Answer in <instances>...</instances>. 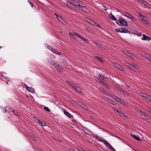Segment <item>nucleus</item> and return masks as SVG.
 Returning a JSON list of instances; mask_svg holds the SVG:
<instances>
[{"label":"nucleus","instance_id":"nucleus-1","mask_svg":"<svg viewBox=\"0 0 151 151\" xmlns=\"http://www.w3.org/2000/svg\"><path fill=\"white\" fill-rule=\"evenodd\" d=\"M95 137L97 140H99L100 142H103L104 144L108 146L110 148V149L112 150L113 151H116L114 148L109 143H108L105 139H103L102 137H99L96 136H95Z\"/></svg>","mask_w":151,"mask_h":151},{"label":"nucleus","instance_id":"nucleus-2","mask_svg":"<svg viewBox=\"0 0 151 151\" xmlns=\"http://www.w3.org/2000/svg\"><path fill=\"white\" fill-rule=\"evenodd\" d=\"M116 22L120 26H124L127 27L128 25L127 21L122 17L119 18L118 20Z\"/></svg>","mask_w":151,"mask_h":151},{"label":"nucleus","instance_id":"nucleus-3","mask_svg":"<svg viewBox=\"0 0 151 151\" xmlns=\"http://www.w3.org/2000/svg\"><path fill=\"white\" fill-rule=\"evenodd\" d=\"M113 99L115 101L119 102L122 105H124L125 104V101L124 100L115 95H113L111 96Z\"/></svg>","mask_w":151,"mask_h":151},{"label":"nucleus","instance_id":"nucleus-4","mask_svg":"<svg viewBox=\"0 0 151 151\" xmlns=\"http://www.w3.org/2000/svg\"><path fill=\"white\" fill-rule=\"evenodd\" d=\"M85 19L86 21L93 26H96L97 27H100V25L99 24H98L97 23L93 21L91 19L88 18H86Z\"/></svg>","mask_w":151,"mask_h":151},{"label":"nucleus","instance_id":"nucleus-5","mask_svg":"<svg viewBox=\"0 0 151 151\" xmlns=\"http://www.w3.org/2000/svg\"><path fill=\"white\" fill-rule=\"evenodd\" d=\"M123 15L127 17L130 19L134 22H135L136 20V18L132 16L131 14L126 12L123 13Z\"/></svg>","mask_w":151,"mask_h":151},{"label":"nucleus","instance_id":"nucleus-6","mask_svg":"<svg viewBox=\"0 0 151 151\" xmlns=\"http://www.w3.org/2000/svg\"><path fill=\"white\" fill-rule=\"evenodd\" d=\"M140 114L142 115L145 116L146 117V119L147 120H149L150 119V116L146 113L142 112L141 111L140 109H137L136 110Z\"/></svg>","mask_w":151,"mask_h":151},{"label":"nucleus","instance_id":"nucleus-7","mask_svg":"<svg viewBox=\"0 0 151 151\" xmlns=\"http://www.w3.org/2000/svg\"><path fill=\"white\" fill-rule=\"evenodd\" d=\"M62 110L63 111L64 114L72 120L74 119L73 116L68 112L66 111L65 109H62Z\"/></svg>","mask_w":151,"mask_h":151},{"label":"nucleus","instance_id":"nucleus-8","mask_svg":"<svg viewBox=\"0 0 151 151\" xmlns=\"http://www.w3.org/2000/svg\"><path fill=\"white\" fill-rule=\"evenodd\" d=\"M47 47L49 49V50H51L53 53L57 54L59 55H61V53L60 52H58L56 50L53 49L52 47H51L50 46L48 45Z\"/></svg>","mask_w":151,"mask_h":151},{"label":"nucleus","instance_id":"nucleus-9","mask_svg":"<svg viewBox=\"0 0 151 151\" xmlns=\"http://www.w3.org/2000/svg\"><path fill=\"white\" fill-rule=\"evenodd\" d=\"M72 1L73 3H72V4L74 5V6H77L79 8H81H81L83 9V6H82L80 5L78 1L74 0H73ZM82 10L84 11V10L83 9H82Z\"/></svg>","mask_w":151,"mask_h":151},{"label":"nucleus","instance_id":"nucleus-10","mask_svg":"<svg viewBox=\"0 0 151 151\" xmlns=\"http://www.w3.org/2000/svg\"><path fill=\"white\" fill-rule=\"evenodd\" d=\"M74 34L77 37H78L79 38L83 40V41L88 42V40L87 39L84 37H83L79 35L76 32H74Z\"/></svg>","mask_w":151,"mask_h":151},{"label":"nucleus","instance_id":"nucleus-11","mask_svg":"<svg viewBox=\"0 0 151 151\" xmlns=\"http://www.w3.org/2000/svg\"><path fill=\"white\" fill-rule=\"evenodd\" d=\"M105 99L107 101L111 103L112 105H116V102L115 101H114L113 100L107 98V97H105Z\"/></svg>","mask_w":151,"mask_h":151},{"label":"nucleus","instance_id":"nucleus-12","mask_svg":"<svg viewBox=\"0 0 151 151\" xmlns=\"http://www.w3.org/2000/svg\"><path fill=\"white\" fill-rule=\"evenodd\" d=\"M54 15H56L59 21L61 23H63V19L62 17L56 14H54Z\"/></svg>","mask_w":151,"mask_h":151},{"label":"nucleus","instance_id":"nucleus-13","mask_svg":"<svg viewBox=\"0 0 151 151\" xmlns=\"http://www.w3.org/2000/svg\"><path fill=\"white\" fill-rule=\"evenodd\" d=\"M120 30H121V33H129V32L128 30L127 29L124 27L120 28Z\"/></svg>","mask_w":151,"mask_h":151},{"label":"nucleus","instance_id":"nucleus-14","mask_svg":"<svg viewBox=\"0 0 151 151\" xmlns=\"http://www.w3.org/2000/svg\"><path fill=\"white\" fill-rule=\"evenodd\" d=\"M143 37L142 38V39L144 40H150V37L149 36H147L145 34L143 35Z\"/></svg>","mask_w":151,"mask_h":151},{"label":"nucleus","instance_id":"nucleus-15","mask_svg":"<svg viewBox=\"0 0 151 151\" xmlns=\"http://www.w3.org/2000/svg\"><path fill=\"white\" fill-rule=\"evenodd\" d=\"M37 120L39 124H40L42 126H45L46 125V123L44 122L41 121V120L37 119Z\"/></svg>","mask_w":151,"mask_h":151},{"label":"nucleus","instance_id":"nucleus-16","mask_svg":"<svg viewBox=\"0 0 151 151\" xmlns=\"http://www.w3.org/2000/svg\"><path fill=\"white\" fill-rule=\"evenodd\" d=\"M132 137L134 138L135 139L137 140L141 141L142 139H140V138L138 136H137L135 135L132 134Z\"/></svg>","mask_w":151,"mask_h":151},{"label":"nucleus","instance_id":"nucleus-17","mask_svg":"<svg viewBox=\"0 0 151 151\" xmlns=\"http://www.w3.org/2000/svg\"><path fill=\"white\" fill-rule=\"evenodd\" d=\"M74 88H73L76 90V91L79 93H81V89L80 88L76 86V85L74 86Z\"/></svg>","mask_w":151,"mask_h":151},{"label":"nucleus","instance_id":"nucleus-18","mask_svg":"<svg viewBox=\"0 0 151 151\" xmlns=\"http://www.w3.org/2000/svg\"><path fill=\"white\" fill-rule=\"evenodd\" d=\"M115 88L117 91H119L121 92H122L123 90L122 88L119 87L118 86H115Z\"/></svg>","mask_w":151,"mask_h":151},{"label":"nucleus","instance_id":"nucleus-19","mask_svg":"<svg viewBox=\"0 0 151 151\" xmlns=\"http://www.w3.org/2000/svg\"><path fill=\"white\" fill-rule=\"evenodd\" d=\"M145 17H143L140 19L143 22L144 24H148V21L146 19H144Z\"/></svg>","mask_w":151,"mask_h":151},{"label":"nucleus","instance_id":"nucleus-20","mask_svg":"<svg viewBox=\"0 0 151 151\" xmlns=\"http://www.w3.org/2000/svg\"><path fill=\"white\" fill-rule=\"evenodd\" d=\"M93 43L99 48H101L102 46V44L99 42L94 41L93 42Z\"/></svg>","mask_w":151,"mask_h":151},{"label":"nucleus","instance_id":"nucleus-21","mask_svg":"<svg viewBox=\"0 0 151 151\" xmlns=\"http://www.w3.org/2000/svg\"><path fill=\"white\" fill-rule=\"evenodd\" d=\"M66 82L73 88H74V86H75L76 85L68 81H67Z\"/></svg>","mask_w":151,"mask_h":151},{"label":"nucleus","instance_id":"nucleus-22","mask_svg":"<svg viewBox=\"0 0 151 151\" xmlns=\"http://www.w3.org/2000/svg\"><path fill=\"white\" fill-rule=\"evenodd\" d=\"M110 19L114 21H116V17L111 14L110 15Z\"/></svg>","mask_w":151,"mask_h":151},{"label":"nucleus","instance_id":"nucleus-23","mask_svg":"<svg viewBox=\"0 0 151 151\" xmlns=\"http://www.w3.org/2000/svg\"><path fill=\"white\" fill-rule=\"evenodd\" d=\"M135 72H138L139 70L136 67H134V66H132L131 68Z\"/></svg>","mask_w":151,"mask_h":151},{"label":"nucleus","instance_id":"nucleus-24","mask_svg":"<svg viewBox=\"0 0 151 151\" xmlns=\"http://www.w3.org/2000/svg\"><path fill=\"white\" fill-rule=\"evenodd\" d=\"M137 14L138 15L140 16V18H142L143 17L146 18V17L144 16L141 13L139 12H137Z\"/></svg>","mask_w":151,"mask_h":151},{"label":"nucleus","instance_id":"nucleus-25","mask_svg":"<svg viewBox=\"0 0 151 151\" xmlns=\"http://www.w3.org/2000/svg\"><path fill=\"white\" fill-rule=\"evenodd\" d=\"M122 93L125 96H129V94L127 91L124 90V89L122 92Z\"/></svg>","mask_w":151,"mask_h":151},{"label":"nucleus","instance_id":"nucleus-26","mask_svg":"<svg viewBox=\"0 0 151 151\" xmlns=\"http://www.w3.org/2000/svg\"><path fill=\"white\" fill-rule=\"evenodd\" d=\"M94 57L96 58L97 60H99L101 62H102V58L101 57H99L97 56H95Z\"/></svg>","mask_w":151,"mask_h":151},{"label":"nucleus","instance_id":"nucleus-27","mask_svg":"<svg viewBox=\"0 0 151 151\" xmlns=\"http://www.w3.org/2000/svg\"><path fill=\"white\" fill-rule=\"evenodd\" d=\"M144 57L149 60H150V58H151V56L147 54H145Z\"/></svg>","mask_w":151,"mask_h":151},{"label":"nucleus","instance_id":"nucleus-28","mask_svg":"<svg viewBox=\"0 0 151 151\" xmlns=\"http://www.w3.org/2000/svg\"><path fill=\"white\" fill-rule=\"evenodd\" d=\"M80 105L83 109H87V107L84 104H83L82 103L80 104Z\"/></svg>","mask_w":151,"mask_h":151},{"label":"nucleus","instance_id":"nucleus-29","mask_svg":"<svg viewBox=\"0 0 151 151\" xmlns=\"http://www.w3.org/2000/svg\"><path fill=\"white\" fill-rule=\"evenodd\" d=\"M99 78H101V79L104 80L105 79V78L104 76L101 74H99Z\"/></svg>","mask_w":151,"mask_h":151},{"label":"nucleus","instance_id":"nucleus-30","mask_svg":"<svg viewBox=\"0 0 151 151\" xmlns=\"http://www.w3.org/2000/svg\"><path fill=\"white\" fill-rule=\"evenodd\" d=\"M138 1H139L142 3L144 5H145V3H146L147 1L144 0H137Z\"/></svg>","mask_w":151,"mask_h":151},{"label":"nucleus","instance_id":"nucleus-31","mask_svg":"<svg viewBox=\"0 0 151 151\" xmlns=\"http://www.w3.org/2000/svg\"><path fill=\"white\" fill-rule=\"evenodd\" d=\"M49 61L52 65H53L55 64V61L52 59L50 58L49 59Z\"/></svg>","mask_w":151,"mask_h":151},{"label":"nucleus","instance_id":"nucleus-32","mask_svg":"<svg viewBox=\"0 0 151 151\" xmlns=\"http://www.w3.org/2000/svg\"><path fill=\"white\" fill-rule=\"evenodd\" d=\"M113 64L116 67L118 68H119V67L120 66V65L119 64L116 63H113Z\"/></svg>","mask_w":151,"mask_h":151},{"label":"nucleus","instance_id":"nucleus-33","mask_svg":"<svg viewBox=\"0 0 151 151\" xmlns=\"http://www.w3.org/2000/svg\"><path fill=\"white\" fill-rule=\"evenodd\" d=\"M11 111L13 112L14 113V114L16 115V116H18L19 114L17 112H15L14 110L13 109H12V110Z\"/></svg>","mask_w":151,"mask_h":151},{"label":"nucleus","instance_id":"nucleus-34","mask_svg":"<svg viewBox=\"0 0 151 151\" xmlns=\"http://www.w3.org/2000/svg\"><path fill=\"white\" fill-rule=\"evenodd\" d=\"M44 109L48 112L50 111V110L49 109V108L45 106L44 108Z\"/></svg>","mask_w":151,"mask_h":151},{"label":"nucleus","instance_id":"nucleus-35","mask_svg":"<svg viewBox=\"0 0 151 151\" xmlns=\"http://www.w3.org/2000/svg\"><path fill=\"white\" fill-rule=\"evenodd\" d=\"M123 52L125 54H126L128 56H129V55H130L131 53H130L128 52L125 51H124Z\"/></svg>","mask_w":151,"mask_h":151},{"label":"nucleus","instance_id":"nucleus-36","mask_svg":"<svg viewBox=\"0 0 151 151\" xmlns=\"http://www.w3.org/2000/svg\"><path fill=\"white\" fill-rule=\"evenodd\" d=\"M28 3L30 4L31 7H33L34 6V4L30 0H28Z\"/></svg>","mask_w":151,"mask_h":151},{"label":"nucleus","instance_id":"nucleus-37","mask_svg":"<svg viewBox=\"0 0 151 151\" xmlns=\"http://www.w3.org/2000/svg\"><path fill=\"white\" fill-rule=\"evenodd\" d=\"M119 114L121 116H124L126 118H127V116L124 115V113L122 112H119Z\"/></svg>","mask_w":151,"mask_h":151},{"label":"nucleus","instance_id":"nucleus-38","mask_svg":"<svg viewBox=\"0 0 151 151\" xmlns=\"http://www.w3.org/2000/svg\"><path fill=\"white\" fill-rule=\"evenodd\" d=\"M99 89L101 91L104 93H106V94H107V93H106V91L104 89L102 88H100Z\"/></svg>","mask_w":151,"mask_h":151},{"label":"nucleus","instance_id":"nucleus-39","mask_svg":"<svg viewBox=\"0 0 151 151\" xmlns=\"http://www.w3.org/2000/svg\"><path fill=\"white\" fill-rule=\"evenodd\" d=\"M144 5L146 6L148 8H150V4L148 3H147V2H146V3H145Z\"/></svg>","mask_w":151,"mask_h":151},{"label":"nucleus","instance_id":"nucleus-40","mask_svg":"<svg viewBox=\"0 0 151 151\" xmlns=\"http://www.w3.org/2000/svg\"><path fill=\"white\" fill-rule=\"evenodd\" d=\"M118 69H119L121 70L122 71H125V70L123 67H122L121 65H120Z\"/></svg>","mask_w":151,"mask_h":151},{"label":"nucleus","instance_id":"nucleus-41","mask_svg":"<svg viewBox=\"0 0 151 151\" xmlns=\"http://www.w3.org/2000/svg\"><path fill=\"white\" fill-rule=\"evenodd\" d=\"M118 69H119L121 70L122 71H125V70L123 67H122L121 65H120Z\"/></svg>","mask_w":151,"mask_h":151},{"label":"nucleus","instance_id":"nucleus-42","mask_svg":"<svg viewBox=\"0 0 151 151\" xmlns=\"http://www.w3.org/2000/svg\"><path fill=\"white\" fill-rule=\"evenodd\" d=\"M69 34L71 37L74 39H75V37L73 34L71 33H69Z\"/></svg>","mask_w":151,"mask_h":151},{"label":"nucleus","instance_id":"nucleus-43","mask_svg":"<svg viewBox=\"0 0 151 151\" xmlns=\"http://www.w3.org/2000/svg\"><path fill=\"white\" fill-rule=\"evenodd\" d=\"M141 94H142V96L144 97H145L147 98V96H148L147 95L146 93H141Z\"/></svg>","mask_w":151,"mask_h":151},{"label":"nucleus","instance_id":"nucleus-44","mask_svg":"<svg viewBox=\"0 0 151 151\" xmlns=\"http://www.w3.org/2000/svg\"><path fill=\"white\" fill-rule=\"evenodd\" d=\"M146 110L147 111L150 113L151 111V109L150 108L147 107V108Z\"/></svg>","mask_w":151,"mask_h":151},{"label":"nucleus","instance_id":"nucleus-45","mask_svg":"<svg viewBox=\"0 0 151 151\" xmlns=\"http://www.w3.org/2000/svg\"><path fill=\"white\" fill-rule=\"evenodd\" d=\"M54 65L55 67L56 68H58L59 67V65L56 64V63H55V64H54V65Z\"/></svg>","mask_w":151,"mask_h":151},{"label":"nucleus","instance_id":"nucleus-46","mask_svg":"<svg viewBox=\"0 0 151 151\" xmlns=\"http://www.w3.org/2000/svg\"><path fill=\"white\" fill-rule=\"evenodd\" d=\"M32 93H34L35 92V91L34 89L32 88H31L30 90L29 91Z\"/></svg>","mask_w":151,"mask_h":151},{"label":"nucleus","instance_id":"nucleus-47","mask_svg":"<svg viewBox=\"0 0 151 151\" xmlns=\"http://www.w3.org/2000/svg\"><path fill=\"white\" fill-rule=\"evenodd\" d=\"M126 65L129 67L130 68H131L132 66V65H131L129 63H127L126 64Z\"/></svg>","mask_w":151,"mask_h":151},{"label":"nucleus","instance_id":"nucleus-48","mask_svg":"<svg viewBox=\"0 0 151 151\" xmlns=\"http://www.w3.org/2000/svg\"><path fill=\"white\" fill-rule=\"evenodd\" d=\"M67 3V6L69 7L70 8V6H69V5L70 4H72V3H71L69 1H67V2H66Z\"/></svg>","mask_w":151,"mask_h":151},{"label":"nucleus","instance_id":"nucleus-49","mask_svg":"<svg viewBox=\"0 0 151 151\" xmlns=\"http://www.w3.org/2000/svg\"><path fill=\"white\" fill-rule=\"evenodd\" d=\"M129 57H130L131 58H132V59H135V58L134 56L132 54H130V55H129Z\"/></svg>","mask_w":151,"mask_h":151},{"label":"nucleus","instance_id":"nucleus-50","mask_svg":"<svg viewBox=\"0 0 151 151\" xmlns=\"http://www.w3.org/2000/svg\"><path fill=\"white\" fill-rule=\"evenodd\" d=\"M31 137L33 140L36 141L37 140L36 138L34 136L32 135L31 136Z\"/></svg>","mask_w":151,"mask_h":151},{"label":"nucleus","instance_id":"nucleus-51","mask_svg":"<svg viewBox=\"0 0 151 151\" xmlns=\"http://www.w3.org/2000/svg\"><path fill=\"white\" fill-rule=\"evenodd\" d=\"M115 31L116 32H121V30H120V28L119 29H115Z\"/></svg>","mask_w":151,"mask_h":151},{"label":"nucleus","instance_id":"nucleus-52","mask_svg":"<svg viewBox=\"0 0 151 151\" xmlns=\"http://www.w3.org/2000/svg\"><path fill=\"white\" fill-rule=\"evenodd\" d=\"M147 99L149 101H150V100L151 99V97L150 96H147Z\"/></svg>","mask_w":151,"mask_h":151},{"label":"nucleus","instance_id":"nucleus-53","mask_svg":"<svg viewBox=\"0 0 151 151\" xmlns=\"http://www.w3.org/2000/svg\"><path fill=\"white\" fill-rule=\"evenodd\" d=\"M103 6V7L104 8V9L105 11H106V10H107L108 9V8L107 7H106V6Z\"/></svg>","mask_w":151,"mask_h":151},{"label":"nucleus","instance_id":"nucleus-54","mask_svg":"<svg viewBox=\"0 0 151 151\" xmlns=\"http://www.w3.org/2000/svg\"><path fill=\"white\" fill-rule=\"evenodd\" d=\"M3 111L4 112H5L7 111L6 109L5 108H4L3 109Z\"/></svg>","mask_w":151,"mask_h":151},{"label":"nucleus","instance_id":"nucleus-55","mask_svg":"<svg viewBox=\"0 0 151 151\" xmlns=\"http://www.w3.org/2000/svg\"><path fill=\"white\" fill-rule=\"evenodd\" d=\"M31 88L29 87L28 86V87H27V88H26V89L28 91H29L30 90Z\"/></svg>","mask_w":151,"mask_h":151},{"label":"nucleus","instance_id":"nucleus-56","mask_svg":"<svg viewBox=\"0 0 151 151\" xmlns=\"http://www.w3.org/2000/svg\"><path fill=\"white\" fill-rule=\"evenodd\" d=\"M69 151H75V150H74L70 148H69Z\"/></svg>","mask_w":151,"mask_h":151},{"label":"nucleus","instance_id":"nucleus-57","mask_svg":"<svg viewBox=\"0 0 151 151\" xmlns=\"http://www.w3.org/2000/svg\"><path fill=\"white\" fill-rule=\"evenodd\" d=\"M35 150L36 151H42L38 149L37 148H36V149Z\"/></svg>","mask_w":151,"mask_h":151},{"label":"nucleus","instance_id":"nucleus-58","mask_svg":"<svg viewBox=\"0 0 151 151\" xmlns=\"http://www.w3.org/2000/svg\"><path fill=\"white\" fill-rule=\"evenodd\" d=\"M142 35V34L141 33H138V34H137V35L139 36H141Z\"/></svg>","mask_w":151,"mask_h":151},{"label":"nucleus","instance_id":"nucleus-59","mask_svg":"<svg viewBox=\"0 0 151 151\" xmlns=\"http://www.w3.org/2000/svg\"><path fill=\"white\" fill-rule=\"evenodd\" d=\"M101 83L102 84H103L105 86H106V84L105 83H104V82H102V81H101Z\"/></svg>","mask_w":151,"mask_h":151},{"label":"nucleus","instance_id":"nucleus-60","mask_svg":"<svg viewBox=\"0 0 151 151\" xmlns=\"http://www.w3.org/2000/svg\"><path fill=\"white\" fill-rule=\"evenodd\" d=\"M79 150L80 151H82V150H83L81 148L79 149Z\"/></svg>","mask_w":151,"mask_h":151},{"label":"nucleus","instance_id":"nucleus-61","mask_svg":"<svg viewBox=\"0 0 151 151\" xmlns=\"http://www.w3.org/2000/svg\"><path fill=\"white\" fill-rule=\"evenodd\" d=\"M24 85L25 86L26 89L27 88V87H28V86H27V85L25 83L24 84Z\"/></svg>","mask_w":151,"mask_h":151},{"label":"nucleus","instance_id":"nucleus-62","mask_svg":"<svg viewBox=\"0 0 151 151\" xmlns=\"http://www.w3.org/2000/svg\"><path fill=\"white\" fill-rule=\"evenodd\" d=\"M24 85L25 86L26 89L27 88V87H28V86H27V85L25 83L24 84Z\"/></svg>","mask_w":151,"mask_h":151},{"label":"nucleus","instance_id":"nucleus-63","mask_svg":"<svg viewBox=\"0 0 151 151\" xmlns=\"http://www.w3.org/2000/svg\"><path fill=\"white\" fill-rule=\"evenodd\" d=\"M85 9H86V8H85V7H84V6H83V9L84 10V11H85Z\"/></svg>","mask_w":151,"mask_h":151},{"label":"nucleus","instance_id":"nucleus-64","mask_svg":"<svg viewBox=\"0 0 151 151\" xmlns=\"http://www.w3.org/2000/svg\"><path fill=\"white\" fill-rule=\"evenodd\" d=\"M113 110H114V111H116L117 110V109L116 108H113Z\"/></svg>","mask_w":151,"mask_h":151}]
</instances>
